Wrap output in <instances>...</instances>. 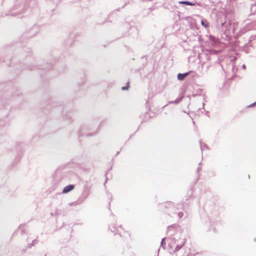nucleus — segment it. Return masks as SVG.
Segmentation results:
<instances>
[{"instance_id": "obj_1", "label": "nucleus", "mask_w": 256, "mask_h": 256, "mask_svg": "<svg viewBox=\"0 0 256 256\" xmlns=\"http://www.w3.org/2000/svg\"><path fill=\"white\" fill-rule=\"evenodd\" d=\"M74 188V185H72V184L68 185V186H66L64 188L62 192L63 193H67V192L71 191Z\"/></svg>"}, {"instance_id": "obj_2", "label": "nucleus", "mask_w": 256, "mask_h": 256, "mask_svg": "<svg viewBox=\"0 0 256 256\" xmlns=\"http://www.w3.org/2000/svg\"><path fill=\"white\" fill-rule=\"evenodd\" d=\"M188 72H186L184 74H178V78L180 80H183L188 75Z\"/></svg>"}, {"instance_id": "obj_3", "label": "nucleus", "mask_w": 256, "mask_h": 256, "mask_svg": "<svg viewBox=\"0 0 256 256\" xmlns=\"http://www.w3.org/2000/svg\"><path fill=\"white\" fill-rule=\"evenodd\" d=\"M180 3L182 4H185L188 5V6H194V4H192L190 2H186V1H182V2H180Z\"/></svg>"}, {"instance_id": "obj_4", "label": "nucleus", "mask_w": 256, "mask_h": 256, "mask_svg": "<svg viewBox=\"0 0 256 256\" xmlns=\"http://www.w3.org/2000/svg\"><path fill=\"white\" fill-rule=\"evenodd\" d=\"M201 24L203 26H204L206 28L208 26V22H204L203 20H202Z\"/></svg>"}, {"instance_id": "obj_5", "label": "nucleus", "mask_w": 256, "mask_h": 256, "mask_svg": "<svg viewBox=\"0 0 256 256\" xmlns=\"http://www.w3.org/2000/svg\"><path fill=\"white\" fill-rule=\"evenodd\" d=\"M128 86H127V87H122V90H128Z\"/></svg>"}]
</instances>
